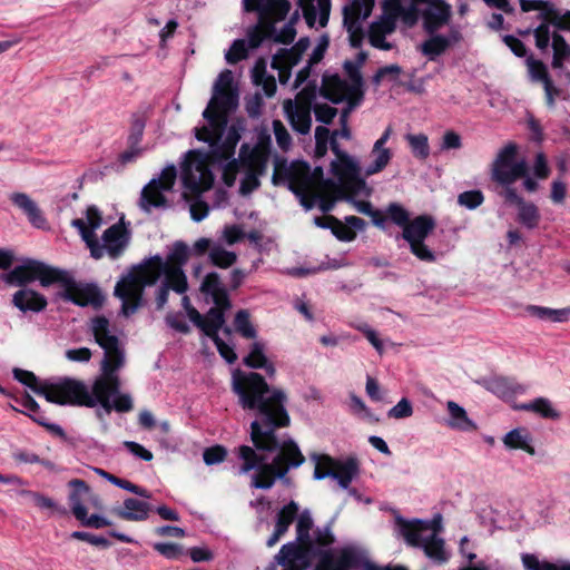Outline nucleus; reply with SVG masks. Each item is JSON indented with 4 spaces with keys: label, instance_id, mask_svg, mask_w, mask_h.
I'll use <instances>...</instances> for the list:
<instances>
[{
    "label": "nucleus",
    "instance_id": "bf43d9fd",
    "mask_svg": "<svg viewBox=\"0 0 570 570\" xmlns=\"http://www.w3.org/2000/svg\"><path fill=\"white\" fill-rule=\"evenodd\" d=\"M189 258V248L186 243L183 240L175 242L171 252L168 254L166 262L164 264H170V266H179L183 268L184 265L188 262Z\"/></svg>",
    "mask_w": 570,
    "mask_h": 570
},
{
    "label": "nucleus",
    "instance_id": "0e129e2a",
    "mask_svg": "<svg viewBox=\"0 0 570 570\" xmlns=\"http://www.w3.org/2000/svg\"><path fill=\"white\" fill-rule=\"evenodd\" d=\"M36 423L39 424L40 426H43L52 435L59 438L61 442L69 444L71 446H76L75 439L68 436L60 425L56 423H50L46 415H38Z\"/></svg>",
    "mask_w": 570,
    "mask_h": 570
},
{
    "label": "nucleus",
    "instance_id": "4d7b16f0",
    "mask_svg": "<svg viewBox=\"0 0 570 570\" xmlns=\"http://www.w3.org/2000/svg\"><path fill=\"white\" fill-rule=\"evenodd\" d=\"M13 377L21 384L31 389L36 394L41 395L42 389H46L48 381L40 382L36 374L31 371L22 370L19 367L13 368Z\"/></svg>",
    "mask_w": 570,
    "mask_h": 570
},
{
    "label": "nucleus",
    "instance_id": "37998d69",
    "mask_svg": "<svg viewBox=\"0 0 570 570\" xmlns=\"http://www.w3.org/2000/svg\"><path fill=\"white\" fill-rule=\"evenodd\" d=\"M518 154L515 144L510 142L504 146L494 159L491 168V179L497 183V173H507L510 166L514 163Z\"/></svg>",
    "mask_w": 570,
    "mask_h": 570
},
{
    "label": "nucleus",
    "instance_id": "5701e85b",
    "mask_svg": "<svg viewBox=\"0 0 570 570\" xmlns=\"http://www.w3.org/2000/svg\"><path fill=\"white\" fill-rule=\"evenodd\" d=\"M320 94L333 104H340L344 99L348 102V83L337 73L324 76Z\"/></svg>",
    "mask_w": 570,
    "mask_h": 570
},
{
    "label": "nucleus",
    "instance_id": "c9c22d12",
    "mask_svg": "<svg viewBox=\"0 0 570 570\" xmlns=\"http://www.w3.org/2000/svg\"><path fill=\"white\" fill-rule=\"evenodd\" d=\"M239 163L247 171H256L264 175L266 171L268 157L253 150L248 144H243L239 149Z\"/></svg>",
    "mask_w": 570,
    "mask_h": 570
},
{
    "label": "nucleus",
    "instance_id": "680f3d73",
    "mask_svg": "<svg viewBox=\"0 0 570 570\" xmlns=\"http://www.w3.org/2000/svg\"><path fill=\"white\" fill-rule=\"evenodd\" d=\"M209 258L214 266L228 268L235 264L237 256L234 252L226 250L222 247H214L209 252Z\"/></svg>",
    "mask_w": 570,
    "mask_h": 570
},
{
    "label": "nucleus",
    "instance_id": "f3484780",
    "mask_svg": "<svg viewBox=\"0 0 570 570\" xmlns=\"http://www.w3.org/2000/svg\"><path fill=\"white\" fill-rule=\"evenodd\" d=\"M298 511V504L292 500L276 513L274 531L266 541L268 548L274 547L287 533L291 524L296 520Z\"/></svg>",
    "mask_w": 570,
    "mask_h": 570
},
{
    "label": "nucleus",
    "instance_id": "de8ad7c7",
    "mask_svg": "<svg viewBox=\"0 0 570 570\" xmlns=\"http://www.w3.org/2000/svg\"><path fill=\"white\" fill-rule=\"evenodd\" d=\"M540 219L539 208L533 203L524 202L518 207V222L528 229L538 227Z\"/></svg>",
    "mask_w": 570,
    "mask_h": 570
},
{
    "label": "nucleus",
    "instance_id": "c756f323",
    "mask_svg": "<svg viewBox=\"0 0 570 570\" xmlns=\"http://www.w3.org/2000/svg\"><path fill=\"white\" fill-rule=\"evenodd\" d=\"M365 225L366 223L364 219L352 215L345 217V224L336 218V222L333 223L332 228L330 229L338 240L352 242L356 237V232L354 229L362 230Z\"/></svg>",
    "mask_w": 570,
    "mask_h": 570
},
{
    "label": "nucleus",
    "instance_id": "4be33fe9",
    "mask_svg": "<svg viewBox=\"0 0 570 570\" xmlns=\"http://www.w3.org/2000/svg\"><path fill=\"white\" fill-rule=\"evenodd\" d=\"M102 240L108 255L111 258H118L127 245V229L121 223H117L107 228L102 234Z\"/></svg>",
    "mask_w": 570,
    "mask_h": 570
},
{
    "label": "nucleus",
    "instance_id": "3c124183",
    "mask_svg": "<svg viewBox=\"0 0 570 570\" xmlns=\"http://www.w3.org/2000/svg\"><path fill=\"white\" fill-rule=\"evenodd\" d=\"M528 176V166L524 160L515 161L510 166L507 173H497V183L499 185H512L519 178Z\"/></svg>",
    "mask_w": 570,
    "mask_h": 570
},
{
    "label": "nucleus",
    "instance_id": "f704fd0d",
    "mask_svg": "<svg viewBox=\"0 0 570 570\" xmlns=\"http://www.w3.org/2000/svg\"><path fill=\"white\" fill-rule=\"evenodd\" d=\"M284 108L293 129L302 135L308 134L312 126L311 110L302 106L296 107L294 110L292 100H286Z\"/></svg>",
    "mask_w": 570,
    "mask_h": 570
},
{
    "label": "nucleus",
    "instance_id": "ea45409f",
    "mask_svg": "<svg viewBox=\"0 0 570 570\" xmlns=\"http://www.w3.org/2000/svg\"><path fill=\"white\" fill-rule=\"evenodd\" d=\"M445 542L442 538L432 533L422 542L420 547L423 549L425 556L438 564H443L449 561V554L445 551Z\"/></svg>",
    "mask_w": 570,
    "mask_h": 570
},
{
    "label": "nucleus",
    "instance_id": "58836bf2",
    "mask_svg": "<svg viewBox=\"0 0 570 570\" xmlns=\"http://www.w3.org/2000/svg\"><path fill=\"white\" fill-rule=\"evenodd\" d=\"M163 275L165 276L163 285L177 294H184L188 289L187 276L179 266L165 264Z\"/></svg>",
    "mask_w": 570,
    "mask_h": 570
},
{
    "label": "nucleus",
    "instance_id": "4c0bfd02",
    "mask_svg": "<svg viewBox=\"0 0 570 570\" xmlns=\"http://www.w3.org/2000/svg\"><path fill=\"white\" fill-rule=\"evenodd\" d=\"M450 47L451 40L445 38L444 35L436 32L429 35V38L421 43L420 51L429 60L434 61L438 57L445 53Z\"/></svg>",
    "mask_w": 570,
    "mask_h": 570
},
{
    "label": "nucleus",
    "instance_id": "dca6fc26",
    "mask_svg": "<svg viewBox=\"0 0 570 570\" xmlns=\"http://www.w3.org/2000/svg\"><path fill=\"white\" fill-rule=\"evenodd\" d=\"M200 292L206 295H210L214 307L219 308L225 315V312L232 307V302L227 289L222 284L220 277L216 272L208 273L202 284Z\"/></svg>",
    "mask_w": 570,
    "mask_h": 570
},
{
    "label": "nucleus",
    "instance_id": "72a5a7b5",
    "mask_svg": "<svg viewBox=\"0 0 570 570\" xmlns=\"http://www.w3.org/2000/svg\"><path fill=\"white\" fill-rule=\"evenodd\" d=\"M374 0H353L343 9V24H361V19L371 16Z\"/></svg>",
    "mask_w": 570,
    "mask_h": 570
},
{
    "label": "nucleus",
    "instance_id": "39448f33",
    "mask_svg": "<svg viewBox=\"0 0 570 570\" xmlns=\"http://www.w3.org/2000/svg\"><path fill=\"white\" fill-rule=\"evenodd\" d=\"M40 392L48 402L58 405L91 407L94 404L87 385L71 377H63L53 383L48 382L46 389Z\"/></svg>",
    "mask_w": 570,
    "mask_h": 570
},
{
    "label": "nucleus",
    "instance_id": "09e8293b",
    "mask_svg": "<svg viewBox=\"0 0 570 570\" xmlns=\"http://www.w3.org/2000/svg\"><path fill=\"white\" fill-rule=\"evenodd\" d=\"M124 363L125 354L120 346L105 350L104 360L101 362V372L117 374V371L122 367Z\"/></svg>",
    "mask_w": 570,
    "mask_h": 570
},
{
    "label": "nucleus",
    "instance_id": "a211bd4d",
    "mask_svg": "<svg viewBox=\"0 0 570 570\" xmlns=\"http://www.w3.org/2000/svg\"><path fill=\"white\" fill-rule=\"evenodd\" d=\"M226 129L225 139L217 141L210 149L212 163H222L234 158L236 146L240 140V128L233 124Z\"/></svg>",
    "mask_w": 570,
    "mask_h": 570
},
{
    "label": "nucleus",
    "instance_id": "a19ab883",
    "mask_svg": "<svg viewBox=\"0 0 570 570\" xmlns=\"http://www.w3.org/2000/svg\"><path fill=\"white\" fill-rule=\"evenodd\" d=\"M450 414L449 425L459 431L469 432L476 430L475 423L468 417L466 411L454 401L446 404Z\"/></svg>",
    "mask_w": 570,
    "mask_h": 570
},
{
    "label": "nucleus",
    "instance_id": "c85d7f7f",
    "mask_svg": "<svg viewBox=\"0 0 570 570\" xmlns=\"http://www.w3.org/2000/svg\"><path fill=\"white\" fill-rule=\"evenodd\" d=\"M91 330L96 343L105 351L119 346V338L110 334L109 321L105 316H96L91 321Z\"/></svg>",
    "mask_w": 570,
    "mask_h": 570
},
{
    "label": "nucleus",
    "instance_id": "9b49d317",
    "mask_svg": "<svg viewBox=\"0 0 570 570\" xmlns=\"http://www.w3.org/2000/svg\"><path fill=\"white\" fill-rule=\"evenodd\" d=\"M238 91L214 90L213 96L203 112L208 122L217 124L218 127L227 128L228 117L238 107Z\"/></svg>",
    "mask_w": 570,
    "mask_h": 570
},
{
    "label": "nucleus",
    "instance_id": "a18cd8bd",
    "mask_svg": "<svg viewBox=\"0 0 570 570\" xmlns=\"http://www.w3.org/2000/svg\"><path fill=\"white\" fill-rule=\"evenodd\" d=\"M525 66L530 81L544 86L552 79L547 65L542 60L535 59L533 55L527 57Z\"/></svg>",
    "mask_w": 570,
    "mask_h": 570
},
{
    "label": "nucleus",
    "instance_id": "5fc2aeb1",
    "mask_svg": "<svg viewBox=\"0 0 570 570\" xmlns=\"http://www.w3.org/2000/svg\"><path fill=\"white\" fill-rule=\"evenodd\" d=\"M503 443L509 449L523 450L533 455L535 450L529 444L528 435H523L519 429H514L505 434Z\"/></svg>",
    "mask_w": 570,
    "mask_h": 570
},
{
    "label": "nucleus",
    "instance_id": "338daca9",
    "mask_svg": "<svg viewBox=\"0 0 570 570\" xmlns=\"http://www.w3.org/2000/svg\"><path fill=\"white\" fill-rule=\"evenodd\" d=\"M275 35V30H268L265 24L262 22H257V24L248 33V43L252 49H256L261 47L263 41L267 38H273Z\"/></svg>",
    "mask_w": 570,
    "mask_h": 570
},
{
    "label": "nucleus",
    "instance_id": "4468645a",
    "mask_svg": "<svg viewBox=\"0 0 570 570\" xmlns=\"http://www.w3.org/2000/svg\"><path fill=\"white\" fill-rule=\"evenodd\" d=\"M119 390V376L101 372V375L94 382L90 392V399L94 401L91 407L100 404L105 412L109 414L111 412L110 397L118 394Z\"/></svg>",
    "mask_w": 570,
    "mask_h": 570
},
{
    "label": "nucleus",
    "instance_id": "e2e57ef3",
    "mask_svg": "<svg viewBox=\"0 0 570 570\" xmlns=\"http://www.w3.org/2000/svg\"><path fill=\"white\" fill-rule=\"evenodd\" d=\"M21 495L29 497L35 505H37L40 509L57 511L61 514L66 513L65 508H59L57 503L49 497H46L41 494L40 492L30 491V490H22Z\"/></svg>",
    "mask_w": 570,
    "mask_h": 570
},
{
    "label": "nucleus",
    "instance_id": "cd10ccee",
    "mask_svg": "<svg viewBox=\"0 0 570 570\" xmlns=\"http://www.w3.org/2000/svg\"><path fill=\"white\" fill-rule=\"evenodd\" d=\"M181 179L184 186L195 195L210 189L214 184V175L210 168L200 173L199 177L190 168H183Z\"/></svg>",
    "mask_w": 570,
    "mask_h": 570
},
{
    "label": "nucleus",
    "instance_id": "79ce46f5",
    "mask_svg": "<svg viewBox=\"0 0 570 570\" xmlns=\"http://www.w3.org/2000/svg\"><path fill=\"white\" fill-rule=\"evenodd\" d=\"M224 323L225 315L223 312H220L219 308H210L207 316H203V322L198 323L196 326L212 341H215L219 338L218 331L223 327Z\"/></svg>",
    "mask_w": 570,
    "mask_h": 570
},
{
    "label": "nucleus",
    "instance_id": "f8f14e48",
    "mask_svg": "<svg viewBox=\"0 0 570 570\" xmlns=\"http://www.w3.org/2000/svg\"><path fill=\"white\" fill-rule=\"evenodd\" d=\"M246 12H256L258 21L268 30H275V23L283 21L291 10L288 0H243Z\"/></svg>",
    "mask_w": 570,
    "mask_h": 570
},
{
    "label": "nucleus",
    "instance_id": "6e6d98bb",
    "mask_svg": "<svg viewBox=\"0 0 570 570\" xmlns=\"http://www.w3.org/2000/svg\"><path fill=\"white\" fill-rule=\"evenodd\" d=\"M209 127L203 126L200 128L195 129V136L199 141H204L209 144L210 149L217 141L224 136L226 128H219L217 124L208 122Z\"/></svg>",
    "mask_w": 570,
    "mask_h": 570
},
{
    "label": "nucleus",
    "instance_id": "864d4df0",
    "mask_svg": "<svg viewBox=\"0 0 570 570\" xmlns=\"http://www.w3.org/2000/svg\"><path fill=\"white\" fill-rule=\"evenodd\" d=\"M236 332L244 338L252 340L257 336V332L250 322V314L247 309H239L234 317Z\"/></svg>",
    "mask_w": 570,
    "mask_h": 570
},
{
    "label": "nucleus",
    "instance_id": "774afa93",
    "mask_svg": "<svg viewBox=\"0 0 570 570\" xmlns=\"http://www.w3.org/2000/svg\"><path fill=\"white\" fill-rule=\"evenodd\" d=\"M331 137L328 128L324 126L315 128V157L322 158L326 155Z\"/></svg>",
    "mask_w": 570,
    "mask_h": 570
},
{
    "label": "nucleus",
    "instance_id": "473e14b6",
    "mask_svg": "<svg viewBox=\"0 0 570 570\" xmlns=\"http://www.w3.org/2000/svg\"><path fill=\"white\" fill-rule=\"evenodd\" d=\"M10 200L17 207H19L27 215L29 222L36 226L41 227L46 218L37 204L24 193H13L10 196Z\"/></svg>",
    "mask_w": 570,
    "mask_h": 570
},
{
    "label": "nucleus",
    "instance_id": "6ab92c4d",
    "mask_svg": "<svg viewBox=\"0 0 570 570\" xmlns=\"http://www.w3.org/2000/svg\"><path fill=\"white\" fill-rule=\"evenodd\" d=\"M396 524L406 544L413 548L422 546V542L425 540L422 534L430 529L429 523L420 519L405 520L402 517H397Z\"/></svg>",
    "mask_w": 570,
    "mask_h": 570
},
{
    "label": "nucleus",
    "instance_id": "c03bdc74",
    "mask_svg": "<svg viewBox=\"0 0 570 570\" xmlns=\"http://www.w3.org/2000/svg\"><path fill=\"white\" fill-rule=\"evenodd\" d=\"M527 312L533 317L554 323L567 322L570 316V307L553 309L544 306L528 305Z\"/></svg>",
    "mask_w": 570,
    "mask_h": 570
},
{
    "label": "nucleus",
    "instance_id": "49530a36",
    "mask_svg": "<svg viewBox=\"0 0 570 570\" xmlns=\"http://www.w3.org/2000/svg\"><path fill=\"white\" fill-rule=\"evenodd\" d=\"M212 163L210 150L204 153L198 149L189 150L186 155V161L183 168H190L195 174L198 175L209 168Z\"/></svg>",
    "mask_w": 570,
    "mask_h": 570
},
{
    "label": "nucleus",
    "instance_id": "e433bc0d",
    "mask_svg": "<svg viewBox=\"0 0 570 570\" xmlns=\"http://www.w3.org/2000/svg\"><path fill=\"white\" fill-rule=\"evenodd\" d=\"M518 410L532 412L546 420L557 421L561 417V413L553 407L552 402L547 397H537L530 402L522 403L517 406Z\"/></svg>",
    "mask_w": 570,
    "mask_h": 570
},
{
    "label": "nucleus",
    "instance_id": "7c9ffc66",
    "mask_svg": "<svg viewBox=\"0 0 570 570\" xmlns=\"http://www.w3.org/2000/svg\"><path fill=\"white\" fill-rule=\"evenodd\" d=\"M311 41L307 37L299 38L291 49H279L273 57L272 67L279 69V60L282 59L288 66H295L302 59L304 52L308 49Z\"/></svg>",
    "mask_w": 570,
    "mask_h": 570
},
{
    "label": "nucleus",
    "instance_id": "2eb2a0df",
    "mask_svg": "<svg viewBox=\"0 0 570 570\" xmlns=\"http://www.w3.org/2000/svg\"><path fill=\"white\" fill-rule=\"evenodd\" d=\"M422 27L428 35H434L452 18V7L445 0H433L421 11Z\"/></svg>",
    "mask_w": 570,
    "mask_h": 570
},
{
    "label": "nucleus",
    "instance_id": "7ed1b4c3",
    "mask_svg": "<svg viewBox=\"0 0 570 570\" xmlns=\"http://www.w3.org/2000/svg\"><path fill=\"white\" fill-rule=\"evenodd\" d=\"M296 540L283 544L274 561L282 566V570H307L311 567V553L314 551V541L311 531L314 521L308 510L297 515Z\"/></svg>",
    "mask_w": 570,
    "mask_h": 570
},
{
    "label": "nucleus",
    "instance_id": "423d86ee",
    "mask_svg": "<svg viewBox=\"0 0 570 570\" xmlns=\"http://www.w3.org/2000/svg\"><path fill=\"white\" fill-rule=\"evenodd\" d=\"M60 269L49 266L40 261L27 259L22 265L16 266L9 273L2 276V279L9 284L26 288L35 281H39L41 286L48 287L58 283L61 278Z\"/></svg>",
    "mask_w": 570,
    "mask_h": 570
},
{
    "label": "nucleus",
    "instance_id": "1a4fd4ad",
    "mask_svg": "<svg viewBox=\"0 0 570 570\" xmlns=\"http://www.w3.org/2000/svg\"><path fill=\"white\" fill-rule=\"evenodd\" d=\"M59 277L61 279L58 283L63 286V292L60 294L62 299L81 307L91 306L96 309L102 307L105 296L96 284L78 283L62 269Z\"/></svg>",
    "mask_w": 570,
    "mask_h": 570
},
{
    "label": "nucleus",
    "instance_id": "f03ea898",
    "mask_svg": "<svg viewBox=\"0 0 570 570\" xmlns=\"http://www.w3.org/2000/svg\"><path fill=\"white\" fill-rule=\"evenodd\" d=\"M164 259L154 255L134 265L116 284L114 295L121 301L120 313L130 317L142 306L146 286L157 283L164 272Z\"/></svg>",
    "mask_w": 570,
    "mask_h": 570
},
{
    "label": "nucleus",
    "instance_id": "ddd939ff",
    "mask_svg": "<svg viewBox=\"0 0 570 570\" xmlns=\"http://www.w3.org/2000/svg\"><path fill=\"white\" fill-rule=\"evenodd\" d=\"M315 557L318 558V561L314 570H351L361 564V556L352 547L342 548L337 558L330 550L314 548L309 556L311 562Z\"/></svg>",
    "mask_w": 570,
    "mask_h": 570
},
{
    "label": "nucleus",
    "instance_id": "6e6552de",
    "mask_svg": "<svg viewBox=\"0 0 570 570\" xmlns=\"http://www.w3.org/2000/svg\"><path fill=\"white\" fill-rule=\"evenodd\" d=\"M313 458L316 460L314 479L323 480L331 476L337 480L342 489H347L360 472L358 460L354 456H348L344 461L328 454H314Z\"/></svg>",
    "mask_w": 570,
    "mask_h": 570
},
{
    "label": "nucleus",
    "instance_id": "412c9836",
    "mask_svg": "<svg viewBox=\"0 0 570 570\" xmlns=\"http://www.w3.org/2000/svg\"><path fill=\"white\" fill-rule=\"evenodd\" d=\"M435 228V220L430 215H420L410 220L402 230V237L409 243L425 240Z\"/></svg>",
    "mask_w": 570,
    "mask_h": 570
},
{
    "label": "nucleus",
    "instance_id": "13d9d810",
    "mask_svg": "<svg viewBox=\"0 0 570 570\" xmlns=\"http://www.w3.org/2000/svg\"><path fill=\"white\" fill-rule=\"evenodd\" d=\"M267 357L264 353V345L261 342H254L250 345V351L247 356L243 358V364L249 368L261 370L266 366Z\"/></svg>",
    "mask_w": 570,
    "mask_h": 570
},
{
    "label": "nucleus",
    "instance_id": "052dcab7",
    "mask_svg": "<svg viewBox=\"0 0 570 570\" xmlns=\"http://www.w3.org/2000/svg\"><path fill=\"white\" fill-rule=\"evenodd\" d=\"M411 151L419 159H426L430 155L428 136L424 134L407 135L406 137Z\"/></svg>",
    "mask_w": 570,
    "mask_h": 570
},
{
    "label": "nucleus",
    "instance_id": "bb28decb",
    "mask_svg": "<svg viewBox=\"0 0 570 570\" xmlns=\"http://www.w3.org/2000/svg\"><path fill=\"white\" fill-rule=\"evenodd\" d=\"M344 71L346 72L351 85H348V105L351 108L356 107L363 99V76L361 73L360 65L354 61L346 60L343 65Z\"/></svg>",
    "mask_w": 570,
    "mask_h": 570
},
{
    "label": "nucleus",
    "instance_id": "aec40b11",
    "mask_svg": "<svg viewBox=\"0 0 570 570\" xmlns=\"http://www.w3.org/2000/svg\"><path fill=\"white\" fill-rule=\"evenodd\" d=\"M12 304L23 313H40L46 309L48 301L45 295L30 288H21L12 296Z\"/></svg>",
    "mask_w": 570,
    "mask_h": 570
},
{
    "label": "nucleus",
    "instance_id": "69168bd1",
    "mask_svg": "<svg viewBox=\"0 0 570 570\" xmlns=\"http://www.w3.org/2000/svg\"><path fill=\"white\" fill-rule=\"evenodd\" d=\"M484 202V195L479 189L466 190L458 196V204L470 210H473L481 206Z\"/></svg>",
    "mask_w": 570,
    "mask_h": 570
},
{
    "label": "nucleus",
    "instance_id": "8fccbe9b",
    "mask_svg": "<svg viewBox=\"0 0 570 570\" xmlns=\"http://www.w3.org/2000/svg\"><path fill=\"white\" fill-rule=\"evenodd\" d=\"M537 18L543 22H550L551 26L559 30H570V10L561 14L560 11L551 4L548 12H540Z\"/></svg>",
    "mask_w": 570,
    "mask_h": 570
},
{
    "label": "nucleus",
    "instance_id": "0eeeda50",
    "mask_svg": "<svg viewBox=\"0 0 570 570\" xmlns=\"http://www.w3.org/2000/svg\"><path fill=\"white\" fill-rule=\"evenodd\" d=\"M283 175L288 179V188L301 199V204L306 209L313 208L315 196L308 193L309 188V165L306 161H293L291 167L286 166L285 160L277 163L272 177L273 184H278V178Z\"/></svg>",
    "mask_w": 570,
    "mask_h": 570
},
{
    "label": "nucleus",
    "instance_id": "9d476101",
    "mask_svg": "<svg viewBox=\"0 0 570 570\" xmlns=\"http://www.w3.org/2000/svg\"><path fill=\"white\" fill-rule=\"evenodd\" d=\"M331 171L340 180L342 189L346 191L345 199H352L366 186L364 178L360 176L358 165L350 155L343 156L338 160H333L331 163Z\"/></svg>",
    "mask_w": 570,
    "mask_h": 570
},
{
    "label": "nucleus",
    "instance_id": "b1692460",
    "mask_svg": "<svg viewBox=\"0 0 570 570\" xmlns=\"http://www.w3.org/2000/svg\"><path fill=\"white\" fill-rule=\"evenodd\" d=\"M150 511L149 503L135 498L125 499L122 507L112 510V513L126 521H145Z\"/></svg>",
    "mask_w": 570,
    "mask_h": 570
},
{
    "label": "nucleus",
    "instance_id": "a878e982",
    "mask_svg": "<svg viewBox=\"0 0 570 570\" xmlns=\"http://www.w3.org/2000/svg\"><path fill=\"white\" fill-rule=\"evenodd\" d=\"M71 489L68 501L71 508V512L76 519H81L86 515V507L83 504L86 497L90 493V488L81 479H72L68 483Z\"/></svg>",
    "mask_w": 570,
    "mask_h": 570
},
{
    "label": "nucleus",
    "instance_id": "f257e3e1",
    "mask_svg": "<svg viewBox=\"0 0 570 570\" xmlns=\"http://www.w3.org/2000/svg\"><path fill=\"white\" fill-rule=\"evenodd\" d=\"M232 391L238 397L243 410L256 412L250 423V441L259 452L277 454L274 462L287 475L291 469L299 468L305 456L293 439L278 440L276 431L291 425L286 410L287 395L277 387H271L265 377L257 372H244L236 368L232 373Z\"/></svg>",
    "mask_w": 570,
    "mask_h": 570
},
{
    "label": "nucleus",
    "instance_id": "393cba45",
    "mask_svg": "<svg viewBox=\"0 0 570 570\" xmlns=\"http://www.w3.org/2000/svg\"><path fill=\"white\" fill-rule=\"evenodd\" d=\"M164 189L156 186V179H151L141 190L139 207L145 213H150L153 208L168 207V199L164 195Z\"/></svg>",
    "mask_w": 570,
    "mask_h": 570
},
{
    "label": "nucleus",
    "instance_id": "20e7f679",
    "mask_svg": "<svg viewBox=\"0 0 570 570\" xmlns=\"http://www.w3.org/2000/svg\"><path fill=\"white\" fill-rule=\"evenodd\" d=\"M237 453L238 458L243 461L239 469L240 473L256 470L252 479V487L268 490L274 485L276 479L281 480L284 484H289L291 479L285 474L284 470L274 460L267 463L266 456L257 453L255 448L240 445Z\"/></svg>",
    "mask_w": 570,
    "mask_h": 570
},
{
    "label": "nucleus",
    "instance_id": "603ef678",
    "mask_svg": "<svg viewBox=\"0 0 570 570\" xmlns=\"http://www.w3.org/2000/svg\"><path fill=\"white\" fill-rule=\"evenodd\" d=\"M10 397L13 399L17 403L21 404L27 410V412L21 411L13 405H10V407L16 412L28 415L33 422H36L38 415H46L45 412L41 411L40 405L29 393L23 392L21 396L11 394Z\"/></svg>",
    "mask_w": 570,
    "mask_h": 570
},
{
    "label": "nucleus",
    "instance_id": "2f4dec72",
    "mask_svg": "<svg viewBox=\"0 0 570 570\" xmlns=\"http://www.w3.org/2000/svg\"><path fill=\"white\" fill-rule=\"evenodd\" d=\"M485 387L488 391L501 399H510L524 392V387L515 380L504 376H498L489 380Z\"/></svg>",
    "mask_w": 570,
    "mask_h": 570
}]
</instances>
